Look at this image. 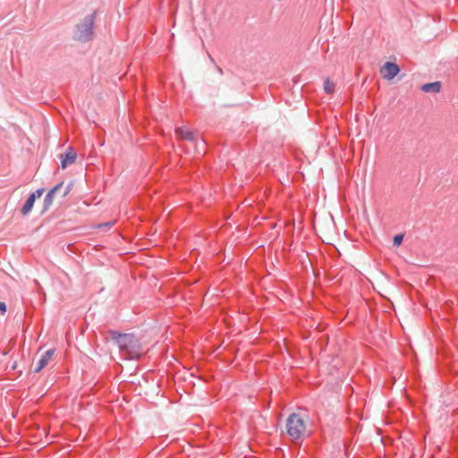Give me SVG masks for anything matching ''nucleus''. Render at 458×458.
I'll return each mask as SVG.
<instances>
[{"mask_svg":"<svg viewBox=\"0 0 458 458\" xmlns=\"http://www.w3.org/2000/svg\"><path fill=\"white\" fill-rule=\"evenodd\" d=\"M108 339L112 340L127 360H139L142 353V345L134 334L121 333L116 330L106 332Z\"/></svg>","mask_w":458,"mask_h":458,"instance_id":"nucleus-1","label":"nucleus"},{"mask_svg":"<svg viewBox=\"0 0 458 458\" xmlns=\"http://www.w3.org/2000/svg\"><path fill=\"white\" fill-rule=\"evenodd\" d=\"M96 13H92L76 25L73 38L81 42H87L92 38L93 26Z\"/></svg>","mask_w":458,"mask_h":458,"instance_id":"nucleus-2","label":"nucleus"},{"mask_svg":"<svg viewBox=\"0 0 458 458\" xmlns=\"http://www.w3.org/2000/svg\"><path fill=\"white\" fill-rule=\"evenodd\" d=\"M305 430V424L297 413H292L286 420L287 434L293 439H298Z\"/></svg>","mask_w":458,"mask_h":458,"instance_id":"nucleus-3","label":"nucleus"},{"mask_svg":"<svg viewBox=\"0 0 458 458\" xmlns=\"http://www.w3.org/2000/svg\"><path fill=\"white\" fill-rule=\"evenodd\" d=\"M175 133L181 140H189L192 143H195L196 147L200 143L204 148L206 143L203 140L200 139L199 141V133L197 131H191L187 127H178L175 129Z\"/></svg>","mask_w":458,"mask_h":458,"instance_id":"nucleus-4","label":"nucleus"},{"mask_svg":"<svg viewBox=\"0 0 458 458\" xmlns=\"http://www.w3.org/2000/svg\"><path fill=\"white\" fill-rule=\"evenodd\" d=\"M44 191V188H39L29 195L28 199H26L25 203L23 204L21 209V213L23 216H27L31 211L36 199H38Z\"/></svg>","mask_w":458,"mask_h":458,"instance_id":"nucleus-5","label":"nucleus"},{"mask_svg":"<svg viewBox=\"0 0 458 458\" xmlns=\"http://www.w3.org/2000/svg\"><path fill=\"white\" fill-rule=\"evenodd\" d=\"M400 67L394 62H386L381 68V74L384 79L393 80L399 72Z\"/></svg>","mask_w":458,"mask_h":458,"instance_id":"nucleus-6","label":"nucleus"},{"mask_svg":"<svg viewBox=\"0 0 458 458\" xmlns=\"http://www.w3.org/2000/svg\"><path fill=\"white\" fill-rule=\"evenodd\" d=\"M77 157V153L73 149V148L69 147L65 152L60 154L59 158L61 162L62 169H65L69 165L75 162Z\"/></svg>","mask_w":458,"mask_h":458,"instance_id":"nucleus-7","label":"nucleus"},{"mask_svg":"<svg viewBox=\"0 0 458 458\" xmlns=\"http://www.w3.org/2000/svg\"><path fill=\"white\" fill-rule=\"evenodd\" d=\"M63 184H64V182H61L57 183L56 185H55L52 189H50L47 192V194L44 198L41 214H44L45 212H47L49 209V208L51 207V205L53 203L55 194L63 186Z\"/></svg>","mask_w":458,"mask_h":458,"instance_id":"nucleus-8","label":"nucleus"},{"mask_svg":"<svg viewBox=\"0 0 458 458\" xmlns=\"http://www.w3.org/2000/svg\"><path fill=\"white\" fill-rule=\"evenodd\" d=\"M55 352V349H49L47 352H45V353L38 360L33 372L34 373L40 372L48 364L49 360L52 358Z\"/></svg>","mask_w":458,"mask_h":458,"instance_id":"nucleus-9","label":"nucleus"},{"mask_svg":"<svg viewBox=\"0 0 458 458\" xmlns=\"http://www.w3.org/2000/svg\"><path fill=\"white\" fill-rule=\"evenodd\" d=\"M440 89H441V82L440 81L428 82V83H425L421 86V90L426 93H428V92L438 93L440 91Z\"/></svg>","mask_w":458,"mask_h":458,"instance_id":"nucleus-10","label":"nucleus"},{"mask_svg":"<svg viewBox=\"0 0 458 458\" xmlns=\"http://www.w3.org/2000/svg\"><path fill=\"white\" fill-rule=\"evenodd\" d=\"M324 90L327 94H331L335 90V84L328 78L324 81Z\"/></svg>","mask_w":458,"mask_h":458,"instance_id":"nucleus-11","label":"nucleus"},{"mask_svg":"<svg viewBox=\"0 0 458 458\" xmlns=\"http://www.w3.org/2000/svg\"><path fill=\"white\" fill-rule=\"evenodd\" d=\"M403 237H404L403 233L395 234L393 238V245L394 247L400 246L403 241Z\"/></svg>","mask_w":458,"mask_h":458,"instance_id":"nucleus-12","label":"nucleus"},{"mask_svg":"<svg viewBox=\"0 0 458 458\" xmlns=\"http://www.w3.org/2000/svg\"><path fill=\"white\" fill-rule=\"evenodd\" d=\"M72 187H73V182H70L66 185V187H65V189H64V193H63L62 197H63V198H65V197H66V196L71 192V191H72Z\"/></svg>","mask_w":458,"mask_h":458,"instance_id":"nucleus-13","label":"nucleus"},{"mask_svg":"<svg viewBox=\"0 0 458 458\" xmlns=\"http://www.w3.org/2000/svg\"><path fill=\"white\" fill-rule=\"evenodd\" d=\"M114 225V221H110V222H106V223H103V224H99L97 227L98 228H102V227H111Z\"/></svg>","mask_w":458,"mask_h":458,"instance_id":"nucleus-14","label":"nucleus"},{"mask_svg":"<svg viewBox=\"0 0 458 458\" xmlns=\"http://www.w3.org/2000/svg\"><path fill=\"white\" fill-rule=\"evenodd\" d=\"M6 312V304L0 301V313L4 314Z\"/></svg>","mask_w":458,"mask_h":458,"instance_id":"nucleus-15","label":"nucleus"},{"mask_svg":"<svg viewBox=\"0 0 458 458\" xmlns=\"http://www.w3.org/2000/svg\"><path fill=\"white\" fill-rule=\"evenodd\" d=\"M216 71H217L220 74H223V69H222L220 66H218V65H216Z\"/></svg>","mask_w":458,"mask_h":458,"instance_id":"nucleus-16","label":"nucleus"},{"mask_svg":"<svg viewBox=\"0 0 458 458\" xmlns=\"http://www.w3.org/2000/svg\"><path fill=\"white\" fill-rule=\"evenodd\" d=\"M235 105L233 104H231V105H228L227 106H234Z\"/></svg>","mask_w":458,"mask_h":458,"instance_id":"nucleus-17","label":"nucleus"}]
</instances>
